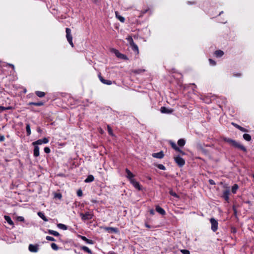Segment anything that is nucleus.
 Masks as SVG:
<instances>
[{
    "instance_id": "f257e3e1",
    "label": "nucleus",
    "mask_w": 254,
    "mask_h": 254,
    "mask_svg": "<svg viewBox=\"0 0 254 254\" xmlns=\"http://www.w3.org/2000/svg\"><path fill=\"white\" fill-rule=\"evenodd\" d=\"M223 139L225 142L229 143L231 145L236 148H238L244 152L247 151V149L245 146H244L243 145L241 144L239 142H237L235 140L226 137H223Z\"/></svg>"
},
{
    "instance_id": "f03ea898",
    "label": "nucleus",
    "mask_w": 254,
    "mask_h": 254,
    "mask_svg": "<svg viewBox=\"0 0 254 254\" xmlns=\"http://www.w3.org/2000/svg\"><path fill=\"white\" fill-rule=\"evenodd\" d=\"M127 179L133 186L138 190H142L141 187L139 182H137L134 178V176H127Z\"/></svg>"
},
{
    "instance_id": "7ed1b4c3",
    "label": "nucleus",
    "mask_w": 254,
    "mask_h": 254,
    "mask_svg": "<svg viewBox=\"0 0 254 254\" xmlns=\"http://www.w3.org/2000/svg\"><path fill=\"white\" fill-rule=\"evenodd\" d=\"M80 215L82 220L86 221L90 220L93 218V215L91 212L87 211L84 214L80 213Z\"/></svg>"
},
{
    "instance_id": "20e7f679",
    "label": "nucleus",
    "mask_w": 254,
    "mask_h": 254,
    "mask_svg": "<svg viewBox=\"0 0 254 254\" xmlns=\"http://www.w3.org/2000/svg\"><path fill=\"white\" fill-rule=\"evenodd\" d=\"M66 37L68 42H69L70 45L71 46V47H73L74 45L72 42V37L71 34V30L69 28H66Z\"/></svg>"
},
{
    "instance_id": "39448f33",
    "label": "nucleus",
    "mask_w": 254,
    "mask_h": 254,
    "mask_svg": "<svg viewBox=\"0 0 254 254\" xmlns=\"http://www.w3.org/2000/svg\"><path fill=\"white\" fill-rule=\"evenodd\" d=\"M127 40L128 41V42H129L130 45L132 47V49L134 50V51H135L136 52H137V54H138L139 53V51H138V47L136 45H135L134 44V43L133 42V39L132 38V37L131 36H128L127 38Z\"/></svg>"
},
{
    "instance_id": "423d86ee",
    "label": "nucleus",
    "mask_w": 254,
    "mask_h": 254,
    "mask_svg": "<svg viewBox=\"0 0 254 254\" xmlns=\"http://www.w3.org/2000/svg\"><path fill=\"white\" fill-rule=\"evenodd\" d=\"M230 194V191L229 190V188H227L226 190L223 191L221 197L224 198V199L229 202V195Z\"/></svg>"
},
{
    "instance_id": "0eeeda50",
    "label": "nucleus",
    "mask_w": 254,
    "mask_h": 254,
    "mask_svg": "<svg viewBox=\"0 0 254 254\" xmlns=\"http://www.w3.org/2000/svg\"><path fill=\"white\" fill-rule=\"evenodd\" d=\"M210 222L211 224V230L214 232H216L218 229V222L214 218H211Z\"/></svg>"
},
{
    "instance_id": "6e6552de",
    "label": "nucleus",
    "mask_w": 254,
    "mask_h": 254,
    "mask_svg": "<svg viewBox=\"0 0 254 254\" xmlns=\"http://www.w3.org/2000/svg\"><path fill=\"white\" fill-rule=\"evenodd\" d=\"M174 160L176 163L180 166H183L185 163V160L180 156L174 157Z\"/></svg>"
},
{
    "instance_id": "1a4fd4ad",
    "label": "nucleus",
    "mask_w": 254,
    "mask_h": 254,
    "mask_svg": "<svg viewBox=\"0 0 254 254\" xmlns=\"http://www.w3.org/2000/svg\"><path fill=\"white\" fill-rule=\"evenodd\" d=\"M29 251L32 253H36L39 250V245L37 244L32 245L30 244L28 247Z\"/></svg>"
},
{
    "instance_id": "9d476101",
    "label": "nucleus",
    "mask_w": 254,
    "mask_h": 254,
    "mask_svg": "<svg viewBox=\"0 0 254 254\" xmlns=\"http://www.w3.org/2000/svg\"><path fill=\"white\" fill-rule=\"evenodd\" d=\"M112 51L116 55L117 57L121 59H126V57L124 55L120 53L117 50L113 49L112 50Z\"/></svg>"
},
{
    "instance_id": "9b49d317",
    "label": "nucleus",
    "mask_w": 254,
    "mask_h": 254,
    "mask_svg": "<svg viewBox=\"0 0 254 254\" xmlns=\"http://www.w3.org/2000/svg\"><path fill=\"white\" fill-rule=\"evenodd\" d=\"M79 237L81 240L85 242L86 243L88 244L93 245L94 243V242L93 240L87 239L85 236L80 235Z\"/></svg>"
},
{
    "instance_id": "f8f14e48",
    "label": "nucleus",
    "mask_w": 254,
    "mask_h": 254,
    "mask_svg": "<svg viewBox=\"0 0 254 254\" xmlns=\"http://www.w3.org/2000/svg\"><path fill=\"white\" fill-rule=\"evenodd\" d=\"M160 111L162 113L170 114L173 112V110L171 109H168L165 107L161 108Z\"/></svg>"
},
{
    "instance_id": "ddd939ff",
    "label": "nucleus",
    "mask_w": 254,
    "mask_h": 254,
    "mask_svg": "<svg viewBox=\"0 0 254 254\" xmlns=\"http://www.w3.org/2000/svg\"><path fill=\"white\" fill-rule=\"evenodd\" d=\"M156 211L159 213V214L162 215H165L166 214V212L164 210V209H163L162 208H161V207H160L158 205H157L156 206Z\"/></svg>"
},
{
    "instance_id": "4468645a",
    "label": "nucleus",
    "mask_w": 254,
    "mask_h": 254,
    "mask_svg": "<svg viewBox=\"0 0 254 254\" xmlns=\"http://www.w3.org/2000/svg\"><path fill=\"white\" fill-rule=\"evenodd\" d=\"M152 156L154 158L161 159L164 157V154L162 151L158 153H153Z\"/></svg>"
},
{
    "instance_id": "2eb2a0df",
    "label": "nucleus",
    "mask_w": 254,
    "mask_h": 254,
    "mask_svg": "<svg viewBox=\"0 0 254 254\" xmlns=\"http://www.w3.org/2000/svg\"><path fill=\"white\" fill-rule=\"evenodd\" d=\"M104 229L109 232H114V233H116L118 232V230L117 228L105 227Z\"/></svg>"
},
{
    "instance_id": "dca6fc26",
    "label": "nucleus",
    "mask_w": 254,
    "mask_h": 254,
    "mask_svg": "<svg viewBox=\"0 0 254 254\" xmlns=\"http://www.w3.org/2000/svg\"><path fill=\"white\" fill-rule=\"evenodd\" d=\"M80 249L82 250L89 254H92V252L91 250H90L86 246H80Z\"/></svg>"
},
{
    "instance_id": "f3484780",
    "label": "nucleus",
    "mask_w": 254,
    "mask_h": 254,
    "mask_svg": "<svg viewBox=\"0 0 254 254\" xmlns=\"http://www.w3.org/2000/svg\"><path fill=\"white\" fill-rule=\"evenodd\" d=\"M239 187L238 186V185L235 184H234L232 187V189H231V192L233 193V194H235L237 192V191L239 189Z\"/></svg>"
},
{
    "instance_id": "a211bd4d",
    "label": "nucleus",
    "mask_w": 254,
    "mask_h": 254,
    "mask_svg": "<svg viewBox=\"0 0 254 254\" xmlns=\"http://www.w3.org/2000/svg\"><path fill=\"white\" fill-rule=\"evenodd\" d=\"M4 218L9 225L11 226L14 225L13 221H12L11 218L9 216L5 215L4 216Z\"/></svg>"
},
{
    "instance_id": "6ab92c4d",
    "label": "nucleus",
    "mask_w": 254,
    "mask_h": 254,
    "mask_svg": "<svg viewBox=\"0 0 254 254\" xmlns=\"http://www.w3.org/2000/svg\"><path fill=\"white\" fill-rule=\"evenodd\" d=\"M171 146L176 151H178V152H180L183 154H184V152L179 148L177 146V145H176V144L175 143H173V142H171Z\"/></svg>"
},
{
    "instance_id": "aec40b11",
    "label": "nucleus",
    "mask_w": 254,
    "mask_h": 254,
    "mask_svg": "<svg viewBox=\"0 0 254 254\" xmlns=\"http://www.w3.org/2000/svg\"><path fill=\"white\" fill-rule=\"evenodd\" d=\"M48 233L49 234L54 235V236L58 237V236H60V234L59 232L54 231V230H48Z\"/></svg>"
},
{
    "instance_id": "412c9836",
    "label": "nucleus",
    "mask_w": 254,
    "mask_h": 254,
    "mask_svg": "<svg viewBox=\"0 0 254 254\" xmlns=\"http://www.w3.org/2000/svg\"><path fill=\"white\" fill-rule=\"evenodd\" d=\"M38 215L44 221H48V219L46 218V217L45 216L43 212H39L38 213Z\"/></svg>"
},
{
    "instance_id": "4be33fe9",
    "label": "nucleus",
    "mask_w": 254,
    "mask_h": 254,
    "mask_svg": "<svg viewBox=\"0 0 254 254\" xmlns=\"http://www.w3.org/2000/svg\"><path fill=\"white\" fill-rule=\"evenodd\" d=\"M94 180L93 176H88V177L84 180L85 183H90Z\"/></svg>"
},
{
    "instance_id": "5701e85b",
    "label": "nucleus",
    "mask_w": 254,
    "mask_h": 254,
    "mask_svg": "<svg viewBox=\"0 0 254 254\" xmlns=\"http://www.w3.org/2000/svg\"><path fill=\"white\" fill-rule=\"evenodd\" d=\"M57 227L59 228L64 230H66L67 229V227L65 225L62 224V223L58 224Z\"/></svg>"
},
{
    "instance_id": "b1692460",
    "label": "nucleus",
    "mask_w": 254,
    "mask_h": 254,
    "mask_svg": "<svg viewBox=\"0 0 254 254\" xmlns=\"http://www.w3.org/2000/svg\"><path fill=\"white\" fill-rule=\"evenodd\" d=\"M115 14H116V17L122 22H124L125 21V18L121 16V15H120L119 14V13L118 12H115Z\"/></svg>"
},
{
    "instance_id": "393cba45",
    "label": "nucleus",
    "mask_w": 254,
    "mask_h": 254,
    "mask_svg": "<svg viewBox=\"0 0 254 254\" xmlns=\"http://www.w3.org/2000/svg\"><path fill=\"white\" fill-rule=\"evenodd\" d=\"M34 155L36 157L39 155V148L38 146H35L34 148Z\"/></svg>"
},
{
    "instance_id": "a878e982",
    "label": "nucleus",
    "mask_w": 254,
    "mask_h": 254,
    "mask_svg": "<svg viewBox=\"0 0 254 254\" xmlns=\"http://www.w3.org/2000/svg\"><path fill=\"white\" fill-rule=\"evenodd\" d=\"M223 54H224V52L221 50H218L215 52V55L217 57H222L223 55Z\"/></svg>"
},
{
    "instance_id": "bb28decb",
    "label": "nucleus",
    "mask_w": 254,
    "mask_h": 254,
    "mask_svg": "<svg viewBox=\"0 0 254 254\" xmlns=\"http://www.w3.org/2000/svg\"><path fill=\"white\" fill-rule=\"evenodd\" d=\"M244 138L247 141H250L251 140V136L250 134L245 133L243 135Z\"/></svg>"
},
{
    "instance_id": "cd10ccee",
    "label": "nucleus",
    "mask_w": 254,
    "mask_h": 254,
    "mask_svg": "<svg viewBox=\"0 0 254 254\" xmlns=\"http://www.w3.org/2000/svg\"><path fill=\"white\" fill-rule=\"evenodd\" d=\"M178 144L180 146H183L185 144V140L183 139H180L178 140Z\"/></svg>"
},
{
    "instance_id": "c85d7f7f",
    "label": "nucleus",
    "mask_w": 254,
    "mask_h": 254,
    "mask_svg": "<svg viewBox=\"0 0 254 254\" xmlns=\"http://www.w3.org/2000/svg\"><path fill=\"white\" fill-rule=\"evenodd\" d=\"M36 94L39 97H43L45 96V93L41 91H37Z\"/></svg>"
},
{
    "instance_id": "c756f323",
    "label": "nucleus",
    "mask_w": 254,
    "mask_h": 254,
    "mask_svg": "<svg viewBox=\"0 0 254 254\" xmlns=\"http://www.w3.org/2000/svg\"><path fill=\"white\" fill-rule=\"evenodd\" d=\"M169 193L170 195L174 196L175 197H176V198L179 197V195L175 192L173 191L172 190H170Z\"/></svg>"
},
{
    "instance_id": "7c9ffc66",
    "label": "nucleus",
    "mask_w": 254,
    "mask_h": 254,
    "mask_svg": "<svg viewBox=\"0 0 254 254\" xmlns=\"http://www.w3.org/2000/svg\"><path fill=\"white\" fill-rule=\"evenodd\" d=\"M51 246L54 250L57 251L59 249L58 246L55 243H52Z\"/></svg>"
},
{
    "instance_id": "2f4dec72",
    "label": "nucleus",
    "mask_w": 254,
    "mask_h": 254,
    "mask_svg": "<svg viewBox=\"0 0 254 254\" xmlns=\"http://www.w3.org/2000/svg\"><path fill=\"white\" fill-rule=\"evenodd\" d=\"M26 131L28 135H29L31 134L30 127L29 124L26 125Z\"/></svg>"
},
{
    "instance_id": "473e14b6",
    "label": "nucleus",
    "mask_w": 254,
    "mask_h": 254,
    "mask_svg": "<svg viewBox=\"0 0 254 254\" xmlns=\"http://www.w3.org/2000/svg\"><path fill=\"white\" fill-rule=\"evenodd\" d=\"M235 126L237 127L238 129H239L240 130L243 131V132H246L247 131V130L243 127H241V126L238 125H235Z\"/></svg>"
},
{
    "instance_id": "72a5a7b5",
    "label": "nucleus",
    "mask_w": 254,
    "mask_h": 254,
    "mask_svg": "<svg viewBox=\"0 0 254 254\" xmlns=\"http://www.w3.org/2000/svg\"><path fill=\"white\" fill-rule=\"evenodd\" d=\"M43 143L42 139H39L37 140L36 141H35L33 142V145H40L42 144Z\"/></svg>"
},
{
    "instance_id": "f704fd0d",
    "label": "nucleus",
    "mask_w": 254,
    "mask_h": 254,
    "mask_svg": "<svg viewBox=\"0 0 254 254\" xmlns=\"http://www.w3.org/2000/svg\"><path fill=\"white\" fill-rule=\"evenodd\" d=\"M107 128H108L109 133L113 136H114V134L113 133V130L109 126H107Z\"/></svg>"
},
{
    "instance_id": "c9c22d12",
    "label": "nucleus",
    "mask_w": 254,
    "mask_h": 254,
    "mask_svg": "<svg viewBox=\"0 0 254 254\" xmlns=\"http://www.w3.org/2000/svg\"><path fill=\"white\" fill-rule=\"evenodd\" d=\"M77 196L81 197L83 195L82 190L81 189H79L77 190Z\"/></svg>"
},
{
    "instance_id": "e433bc0d",
    "label": "nucleus",
    "mask_w": 254,
    "mask_h": 254,
    "mask_svg": "<svg viewBox=\"0 0 254 254\" xmlns=\"http://www.w3.org/2000/svg\"><path fill=\"white\" fill-rule=\"evenodd\" d=\"M46 239L48 241H55V239L53 237L49 236H46Z\"/></svg>"
},
{
    "instance_id": "4c0bfd02",
    "label": "nucleus",
    "mask_w": 254,
    "mask_h": 254,
    "mask_svg": "<svg viewBox=\"0 0 254 254\" xmlns=\"http://www.w3.org/2000/svg\"><path fill=\"white\" fill-rule=\"evenodd\" d=\"M11 108H12L11 107H8L5 108V107H2V106H0V111H3L5 110L11 109Z\"/></svg>"
},
{
    "instance_id": "58836bf2",
    "label": "nucleus",
    "mask_w": 254,
    "mask_h": 254,
    "mask_svg": "<svg viewBox=\"0 0 254 254\" xmlns=\"http://www.w3.org/2000/svg\"><path fill=\"white\" fill-rule=\"evenodd\" d=\"M180 252L183 254H190V253L189 251H188L187 250H181Z\"/></svg>"
},
{
    "instance_id": "ea45409f",
    "label": "nucleus",
    "mask_w": 254,
    "mask_h": 254,
    "mask_svg": "<svg viewBox=\"0 0 254 254\" xmlns=\"http://www.w3.org/2000/svg\"><path fill=\"white\" fill-rule=\"evenodd\" d=\"M17 220L20 222H24V218L22 216H18L17 217Z\"/></svg>"
},
{
    "instance_id": "a19ab883",
    "label": "nucleus",
    "mask_w": 254,
    "mask_h": 254,
    "mask_svg": "<svg viewBox=\"0 0 254 254\" xmlns=\"http://www.w3.org/2000/svg\"><path fill=\"white\" fill-rule=\"evenodd\" d=\"M55 197L61 199L62 198V194L60 193H56L54 195Z\"/></svg>"
},
{
    "instance_id": "79ce46f5",
    "label": "nucleus",
    "mask_w": 254,
    "mask_h": 254,
    "mask_svg": "<svg viewBox=\"0 0 254 254\" xmlns=\"http://www.w3.org/2000/svg\"><path fill=\"white\" fill-rule=\"evenodd\" d=\"M157 167L160 169H161V170H165V167L164 165H162V164H158L157 165Z\"/></svg>"
},
{
    "instance_id": "37998d69",
    "label": "nucleus",
    "mask_w": 254,
    "mask_h": 254,
    "mask_svg": "<svg viewBox=\"0 0 254 254\" xmlns=\"http://www.w3.org/2000/svg\"><path fill=\"white\" fill-rule=\"evenodd\" d=\"M42 140L43 143H47L49 142L48 139L46 137H44Z\"/></svg>"
},
{
    "instance_id": "c03bdc74",
    "label": "nucleus",
    "mask_w": 254,
    "mask_h": 254,
    "mask_svg": "<svg viewBox=\"0 0 254 254\" xmlns=\"http://www.w3.org/2000/svg\"><path fill=\"white\" fill-rule=\"evenodd\" d=\"M44 151L46 153H49L50 152V149L49 147H46L44 148Z\"/></svg>"
},
{
    "instance_id": "a18cd8bd",
    "label": "nucleus",
    "mask_w": 254,
    "mask_h": 254,
    "mask_svg": "<svg viewBox=\"0 0 254 254\" xmlns=\"http://www.w3.org/2000/svg\"><path fill=\"white\" fill-rule=\"evenodd\" d=\"M99 78H100V79L101 80V81L104 83L106 81V80H105L102 76H101L100 75L99 76Z\"/></svg>"
},
{
    "instance_id": "49530a36",
    "label": "nucleus",
    "mask_w": 254,
    "mask_h": 254,
    "mask_svg": "<svg viewBox=\"0 0 254 254\" xmlns=\"http://www.w3.org/2000/svg\"><path fill=\"white\" fill-rule=\"evenodd\" d=\"M104 84H108V85H110V84H112V82L110 80H106V81L104 83Z\"/></svg>"
},
{
    "instance_id": "de8ad7c7",
    "label": "nucleus",
    "mask_w": 254,
    "mask_h": 254,
    "mask_svg": "<svg viewBox=\"0 0 254 254\" xmlns=\"http://www.w3.org/2000/svg\"><path fill=\"white\" fill-rule=\"evenodd\" d=\"M209 62H210V63L211 64H212V65H215L216 63H215V62L214 61H213V60H211V59H209Z\"/></svg>"
},
{
    "instance_id": "09e8293b",
    "label": "nucleus",
    "mask_w": 254,
    "mask_h": 254,
    "mask_svg": "<svg viewBox=\"0 0 254 254\" xmlns=\"http://www.w3.org/2000/svg\"><path fill=\"white\" fill-rule=\"evenodd\" d=\"M33 104L36 105V106H41L43 105V103L39 102V103H32Z\"/></svg>"
},
{
    "instance_id": "8fccbe9b",
    "label": "nucleus",
    "mask_w": 254,
    "mask_h": 254,
    "mask_svg": "<svg viewBox=\"0 0 254 254\" xmlns=\"http://www.w3.org/2000/svg\"><path fill=\"white\" fill-rule=\"evenodd\" d=\"M209 182L211 185H215V184L214 181L212 180H209Z\"/></svg>"
},
{
    "instance_id": "3c124183",
    "label": "nucleus",
    "mask_w": 254,
    "mask_h": 254,
    "mask_svg": "<svg viewBox=\"0 0 254 254\" xmlns=\"http://www.w3.org/2000/svg\"><path fill=\"white\" fill-rule=\"evenodd\" d=\"M126 172L127 174V175H132V173L130 172V171L127 169H126Z\"/></svg>"
},
{
    "instance_id": "603ef678",
    "label": "nucleus",
    "mask_w": 254,
    "mask_h": 254,
    "mask_svg": "<svg viewBox=\"0 0 254 254\" xmlns=\"http://www.w3.org/2000/svg\"><path fill=\"white\" fill-rule=\"evenodd\" d=\"M150 213L152 215H153L154 214V210L153 209H151L150 210Z\"/></svg>"
},
{
    "instance_id": "864d4df0",
    "label": "nucleus",
    "mask_w": 254,
    "mask_h": 254,
    "mask_svg": "<svg viewBox=\"0 0 254 254\" xmlns=\"http://www.w3.org/2000/svg\"><path fill=\"white\" fill-rule=\"evenodd\" d=\"M4 136H1V137H0V141H3V140H4Z\"/></svg>"
},
{
    "instance_id": "5fc2aeb1",
    "label": "nucleus",
    "mask_w": 254,
    "mask_h": 254,
    "mask_svg": "<svg viewBox=\"0 0 254 254\" xmlns=\"http://www.w3.org/2000/svg\"><path fill=\"white\" fill-rule=\"evenodd\" d=\"M145 226L147 227V228H150V226L147 224H145Z\"/></svg>"
},
{
    "instance_id": "6e6d98bb",
    "label": "nucleus",
    "mask_w": 254,
    "mask_h": 254,
    "mask_svg": "<svg viewBox=\"0 0 254 254\" xmlns=\"http://www.w3.org/2000/svg\"><path fill=\"white\" fill-rule=\"evenodd\" d=\"M101 133H103V130L102 129H100V130Z\"/></svg>"
},
{
    "instance_id": "4d7b16f0",
    "label": "nucleus",
    "mask_w": 254,
    "mask_h": 254,
    "mask_svg": "<svg viewBox=\"0 0 254 254\" xmlns=\"http://www.w3.org/2000/svg\"><path fill=\"white\" fill-rule=\"evenodd\" d=\"M10 66H11L13 68H14V65L12 64H9Z\"/></svg>"
},
{
    "instance_id": "13d9d810",
    "label": "nucleus",
    "mask_w": 254,
    "mask_h": 254,
    "mask_svg": "<svg viewBox=\"0 0 254 254\" xmlns=\"http://www.w3.org/2000/svg\"><path fill=\"white\" fill-rule=\"evenodd\" d=\"M38 131L39 132H41V130H40V129H38Z\"/></svg>"
}]
</instances>
